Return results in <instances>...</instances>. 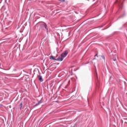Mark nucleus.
Masks as SVG:
<instances>
[{"mask_svg":"<svg viewBox=\"0 0 127 127\" xmlns=\"http://www.w3.org/2000/svg\"><path fill=\"white\" fill-rule=\"evenodd\" d=\"M67 55H68V51H65L58 59L54 58L53 60H55V61H63V59H64V57H66Z\"/></svg>","mask_w":127,"mask_h":127,"instance_id":"obj_1","label":"nucleus"},{"mask_svg":"<svg viewBox=\"0 0 127 127\" xmlns=\"http://www.w3.org/2000/svg\"><path fill=\"white\" fill-rule=\"evenodd\" d=\"M38 78L40 82H43V78H42V76H41V75H39Z\"/></svg>","mask_w":127,"mask_h":127,"instance_id":"obj_2","label":"nucleus"},{"mask_svg":"<svg viewBox=\"0 0 127 127\" xmlns=\"http://www.w3.org/2000/svg\"><path fill=\"white\" fill-rule=\"evenodd\" d=\"M40 104H42V100H40V101H39L37 103H36L34 107H36L37 106H39V105H40Z\"/></svg>","mask_w":127,"mask_h":127,"instance_id":"obj_3","label":"nucleus"},{"mask_svg":"<svg viewBox=\"0 0 127 127\" xmlns=\"http://www.w3.org/2000/svg\"><path fill=\"white\" fill-rule=\"evenodd\" d=\"M43 27H45V29H47V31H48V28H47V25L46 23L43 24Z\"/></svg>","mask_w":127,"mask_h":127,"instance_id":"obj_4","label":"nucleus"},{"mask_svg":"<svg viewBox=\"0 0 127 127\" xmlns=\"http://www.w3.org/2000/svg\"><path fill=\"white\" fill-rule=\"evenodd\" d=\"M68 86H70V80L68 81V84L66 86L64 87V89H67L68 88Z\"/></svg>","mask_w":127,"mask_h":127,"instance_id":"obj_5","label":"nucleus"},{"mask_svg":"<svg viewBox=\"0 0 127 127\" xmlns=\"http://www.w3.org/2000/svg\"><path fill=\"white\" fill-rule=\"evenodd\" d=\"M20 110H21V109H22V103H21L20 104Z\"/></svg>","mask_w":127,"mask_h":127,"instance_id":"obj_6","label":"nucleus"},{"mask_svg":"<svg viewBox=\"0 0 127 127\" xmlns=\"http://www.w3.org/2000/svg\"><path fill=\"white\" fill-rule=\"evenodd\" d=\"M101 57H102V59H103V60H104V61H105V60H106V59L105 58L104 56H102Z\"/></svg>","mask_w":127,"mask_h":127,"instance_id":"obj_7","label":"nucleus"},{"mask_svg":"<svg viewBox=\"0 0 127 127\" xmlns=\"http://www.w3.org/2000/svg\"><path fill=\"white\" fill-rule=\"evenodd\" d=\"M50 59H53V60L54 59V57L53 56H51L50 58Z\"/></svg>","mask_w":127,"mask_h":127,"instance_id":"obj_8","label":"nucleus"},{"mask_svg":"<svg viewBox=\"0 0 127 127\" xmlns=\"http://www.w3.org/2000/svg\"><path fill=\"white\" fill-rule=\"evenodd\" d=\"M59 1L64 2L65 1V0H58Z\"/></svg>","mask_w":127,"mask_h":127,"instance_id":"obj_9","label":"nucleus"},{"mask_svg":"<svg viewBox=\"0 0 127 127\" xmlns=\"http://www.w3.org/2000/svg\"><path fill=\"white\" fill-rule=\"evenodd\" d=\"M113 61H117V59L113 60Z\"/></svg>","mask_w":127,"mask_h":127,"instance_id":"obj_10","label":"nucleus"},{"mask_svg":"<svg viewBox=\"0 0 127 127\" xmlns=\"http://www.w3.org/2000/svg\"><path fill=\"white\" fill-rule=\"evenodd\" d=\"M95 56H98V55H97V54H96V55H95Z\"/></svg>","mask_w":127,"mask_h":127,"instance_id":"obj_11","label":"nucleus"},{"mask_svg":"<svg viewBox=\"0 0 127 127\" xmlns=\"http://www.w3.org/2000/svg\"><path fill=\"white\" fill-rule=\"evenodd\" d=\"M96 76H98V74H97V73H96Z\"/></svg>","mask_w":127,"mask_h":127,"instance_id":"obj_12","label":"nucleus"}]
</instances>
